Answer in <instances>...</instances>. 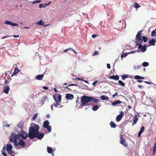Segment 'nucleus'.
I'll use <instances>...</instances> for the list:
<instances>
[{"label": "nucleus", "instance_id": "obj_34", "mask_svg": "<svg viewBox=\"0 0 156 156\" xmlns=\"http://www.w3.org/2000/svg\"><path fill=\"white\" fill-rule=\"evenodd\" d=\"M119 83L120 85L122 86L123 87H124L125 86V84L121 80H119Z\"/></svg>", "mask_w": 156, "mask_h": 156}, {"label": "nucleus", "instance_id": "obj_41", "mask_svg": "<svg viewBox=\"0 0 156 156\" xmlns=\"http://www.w3.org/2000/svg\"><path fill=\"white\" fill-rule=\"evenodd\" d=\"M37 114H34L33 116L32 119H33L34 120H35L37 118Z\"/></svg>", "mask_w": 156, "mask_h": 156}, {"label": "nucleus", "instance_id": "obj_10", "mask_svg": "<svg viewBox=\"0 0 156 156\" xmlns=\"http://www.w3.org/2000/svg\"><path fill=\"white\" fill-rule=\"evenodd\" d=\"M22 138L24 140L26 139L27 136H28L27 135V133L25 132H23L21 133L20 134L19 136Z\"/></svg>", "mask_w": 156, "mask_h": 156}, {"label": "nucleus", "instance_id": "obj_8", "mask_svg": "<svg viewBox=\"0 0 156 156\" xmlns=\"http://www.w3.org/2000/svg\"><path fill=\"white\" fill-rule=\"evenodd\" d=\"M6 148L8 153L9 154L11 155L13 152L12 151V145L10 144H8L6 145Z\"/></svg>", "mask_w": 156, "mask_h": 156}, {"label": "nucleus", "instance_id": "obj_17", "mask_svg": "<svg viewBox=\"0 0 156 156\" xmlns=\"http://www.w3.org/2000/svg\"><path fill=\"white\" fill-rule=\"evenodd\" d=\"M44 74L38 75L36 76V78L37 80H41L43 79L44 77Z\"/></svg>", "mask_w": 156, "mask_h": 156}, {"label": "nucleus", "instance_id": "obj_53", "mask_svg": "<svg viewBox=\"0 0 156 156\" xmlns=\"http://www.w3.org/2000/svg\"><path fill=\"white\" fill-rule=\"evenodd\" d=\"M133 6L135 8H136V2H135V3L133 4Z\"/></svg>", "mask_w": 156, "mask_h": 156}, {"label": "nucleus", "instance_id": "obj_35", "mask_svg": "<svg viewBox=\"0 0 156 156\" xmlns=\"http://www.w3.org/2000/svg\"><path fill=\"white\" fill-rule=\"evenodd\" d=\"M122 80H124L126 79L128 77V76L126 75H124L122 76Z\"/></svg>", "mask_w": 156, "mask_h": 156}, {"label": "nucleus", "instance_id": "obj_38", "mask_svg": "<svg viewBox=\"0 0 156 156\" xmlns=\"http://www.w3.org/2000/svg\"><path fill=\"white\" fill-rule=\"evenodd\" d=\"M41 2V0H38L34 1L32 2V4H34L35 3H40Z\"/></svg>", "mask_w": 156, "mask_h": 156}, {"label": "nucleus", "instance_id": "obj_22", "mask_svg": "<svg viewBox=\"0 0 156 156\" xmlns=\"http://www.w3.org/2000/svg\"><path fill=\"white\" fill-rule=\"evenodd\" d=\"M100 98L103 100H108L109 99L108 97L107 96L104 95H102L100 97Z\"/></svg>", "mask_w": 156, "mask_h": 156}, {"label": "nucleus", "instance_id": "obj_16", "mask_svg": "<svg viewBox=\"0 0 156 156\" xmlns=\"http://www.w3.org/2000/svg\"><path fill=\"white\" fill-rule=\"evenodd\" d=\"M143 40L141 38V35H138L137 34V43H138L139 44L142 43Z\"/></svg>", "mask_w": 156, "mask_h": 156}, {"label": "nucleus", "instance_id": "obj_30", "mask_svg": "<svg viewBox=\"0 0 156 156\" xmlns=\"http://www.w3.org/2000/svg\"><path fill=\"white\" fill-rule=\"evenodd\" d=\"M52 148L50 147H48L47 151L49 153H51L53 151Z\"/></svg>", "mask_w": 156, "mask_h": 156}, {"label": "nucleus", "instance_id": "obj_44", "mask_svg": "<svg viewBox=\"0 0 156 156\" xmlns=\"http://www.w3.org/2000/svg\"><path fill=\"white\" fill-rule=\"evenodd\" d=\"M98 83V80H96L93 83L92 85L93 86H94L96 83Z\"/></svg>", "mask_w": 156, "mask_h": 156}, {"label": "nucleus", "instance_id": "obj_4", "mask_svg": "<svg viewBox=\"0 0 156 156\" xmlns=\"http://www.w3.org/2000/svg\"><path fill=\"white\" fill-rule=\"evenodd\" d=\"M14 145L19 147H21L23 148L25 147L26 144L22 139H19L18 142L17 141L15 144Z\"/></svg>", "mask_w": 156, "mask_h": 156}, {"label": "nucleus", "instance_id": "obj_11", "mask_svg": "<svg viewBox=\"0 0 156 156\" xmlns=\"http://www.w3.org/2000/svg\"><path fill=\"white\" fill-rule=\"evenodd\" d=\"M124 115V113L122 112H121L120 114L118 115L116 117V119L117 121H119L122 119Z\"/></svg>", "mask_w": 156, "mask_h": 156}, {"label": "nucleus", "instance_id": "obj_56", "mask_svg": "<svg viewBox=\"0 0 156 156\" xmlns=\"http://www.w3.org/2000/svg\"><path fill=\"white\" fill-rule=\"evenodd\" d=\"M2 154H3V156H6L7 154L5 153L2 152Z\"/></svg>", "mask_w": 156, "mask_h": 156}, {"label": "nucleus", "instance_id": "obj_42", "mask_svg": "<svg viewBox=\"0 0 156 156\" xmlns=\"http://www.w3.org/2000/svg\"><path fill=\"white\" fill-rule=\"evenodd\" d=\"M144 78L143 77L140 76H139L137 75V80L144 79Z\"/></svg>", "mask_w": 156, "mask_h": 156}, {"label": "nucleus", "instance_id": "obj_18", "mask_svg": "<svg viewBox=\"0 0 156 156\" xmlns=\"http://www.w3.org/2000/svg\"><path fill=\"white\" fill-rule=\"evenodd\" d=\"M20 71V70L18 69V68H16L15 69L14 72L11 75V76H12L13 75H14L17 74Z\"/></svg>", "mask_w": 156, "mask_h": 156}, {"label": "nucleus", "instance_id": "obj_37", "mask_svg": "<svg viewBox=\"0 0 156 156\" xmlns=\"http://www.w3.org/2000/svg\"><path fill=\"white\" fill-rule=\"evenodd\" d=\"M128 55V54L127 53H123L121 54V57L122 58H124V57H126Z\"/></svg>", "mask_w": 156, "mask_h": 156}, {"label": "nucleus", "instance_id": "obj_43", "mask_svg": "<svg viewBox=\"0 0 156 156\" xmlns=\"http://www.w3.org/2000/svg\"><path fill=\"white\" fill-rule=\"evenodd\" d=\"M99 54V52L98 51H95L94 53L92 55H98Z\"/></svg>", "mask_w": 156, "mask_h": 156}, {"label": "nucleus", "instance_id": "obj_6", "mask_svg": "<svg viewBox=\"0 0 156 156\" xmlns=\"http://www.w3.org/2000/svg\"><path fill=\"white\" fill-rule=\"evenodd\" d=\"M49 122L48 120H45L43 122V127L44 128L47 129L48 131L50 133L51 131V127L49 125Z\"/></svg>", "mask_w": 156, "mask_h": 156}, {"label": "nucleus", "instance_id": "obj_20", "mask_svg": "<svg viewBox=\"0 0 156 156\" xmlns=\"http://www.w3.org/2000/svg\"><path fill=\"white\" fill-rule=\"evenodd\" d=\"M156 41L154 39H152L151 40L149 41V43L150 45L152 46H154L155 45V43Z\"/></svg>", "mask_w": 156, "mask_h": 156}, {"label": "nucleus", "instance_id": "obj_49", "mask_svg": "<svg viewBox=\"0 0 156 156\" xmlns=\"http://www.w3.org/2000/svg\"><path fill=\"white\" fill-rule=\"evenodd\" d=\"M107 66L108 69H110L111 68L110 65L109 64H107Z\"/></svg>", "mask_w": 156, "mask_h": 156}, {"label": "nucleus", "instance_id": "obj_9", "mask_svg": "<svg viewBox=\"0 0 156 156\" xmlns=\"http://www.w3.org/2000/svg\"><path fill=\"white\" fill-rule=\"evenodd\" d=\"M120 143L124 145L125 147L127 146V144L126 143V141L123 137L122 135L121 134L120 136Z\"/></svg>", "mask_w": 156, "mask_h": 156}, {"label": "nucleus", "instance_id": "obj_26", "mask_svg": "<svg viewBox=\"0 0 156 156\" xmlns=\"http://www.w3.org/2000/svg\"><path fill=\"white\" fill-rule=\"evenodd\" d=\"M18 127L22 129L23 126V123L22 121L20 122L17 125Z\"/></svg>", "mask_w": 156, "mask_h": 156}, {"label": "nucleus", "instance_id": "obj_15", "mask_svg": "<svg viewBox=\"0 0 156 156\" xmlns=\"http://www.w3.org/2000/svg\"><path fill=\"white\" fill-rule=\"evenodd\" d=\"M51 3V2H49L48 3H44L43 4H41L39 6L40 8H44L48 5H50Z\"/></svg>", "mask_w": 156, "mask_h": 156}, {"label": "nucleus", "instance_id": "obj_33", "mask_svg": "<svg viewBox=\"0 0 156 156\" xmlns=\"http://www.w3.org/2000/svg\"><path fill=\"white\" fill-rule=\"evenodd\" d=\"M142 40H143V41L145 43L147 41V38L145 36H143L142 37Z\"/></svg>", "mask_w": 156, "mask_h": 156}, {"label": "nucleus", "instance_id": "obj_21", "mask_svg": "<svg viewBox=\"0 0 156 156\" xmlns=\"http://www.w3.org/2000/svg\"><path fill=\"white\" fill-rule=\"evenodd\" d=\"M122 102L120 100L116 101L112 103V104L113 105H115L117 104H119L122 103Z\"/></svg>", "mask_w": 156, "mask_h": 156}, {"label": "nucleus", "instance_id": "obj_28", "mask_svg": "<svg viewBox=\"0 0 156 156\" xmlns=\"http://www.w3.org/2000/svg\"><path fill=\"white\" fill-rule=\"evenodd\" d=\"M99 108L98 106L97 105H96L93 106L92 108V109L94 111H96Z\"/></svg>", "mask_w": 156, "mask_h": 156}, {"label": "nucleus", "instance_id": "obj_55", "mask_svg": "<svg viewBox=\"0 0 156 156\" xmlns=\"http://www.w3.org/2000/svg\"><path fill=\"white\" fill-rule=\"evenodd\" d=\"M76 86V84H69V85H68V86Z\"/></svg>", "mask_w": 156, "mask_h": 156}, {"label": "nucleus", "instance_id": "obj_19", "mask_svg": "<svg viewBox=\"0 0 156 156\" xmlns=\"http://www.w3.org/2000/svg\"><path fill=\"white\" fill-rule=\"evenodd\" d=\"M144 126H142L138 134V136L140 137L141 135V134L144 132Z\"/></svg>", "mask_w": 156, "mask_h": 156}, {"label": "nucleus", "instance_id": "obj_24", "mask_svg": "<svg viewBox=\"0 0 156 156\" xmlns=\"http://www.w3.org/2000/svg\"><path fill=\"white\" fill-rule=\"evenodd\" d=\"M48 99V97L46 96H44L41 99V103L44 104V102Z\"/></svg>", "mask_w": 156, "mask_h": 156}, {"label": "nucleus", "instance_id": "obj_1", "mask_svg": "<svg viewBox=\"0 0 156 156\" xmlns=\"http://www.w3.org/2000/svg\"><path fill=\"white\" fill-rule=\"evenodd\" d=\"M33 126H30L29 129L28 136L30 139L37 138L41 140L44 137V134L43 133H39V127L38 125L33 123Z\"/></svg>", "mask_w": 156, "mask_h": 156}, {"label": "nucleus", "instance_id": "obj_31", "mask_svg": "<svg viewBox=\"0 0 156 156\" xmlns=\"http://www.w3.org/2000/svg\"><path fill=\"white\" fill-rule=\"evenodd\" d=\"M156 30H153L151 33V36H156Z\"/></svg>", "mask_w": 156, "mask_h": 156}, {"label": "nucleus", "instance_id": "obj_46", "mask_svg": "<svg viewBox=\"0 0 156 156\" xmlns=\"http://www.w3.org/2000/svg\"><path fill=\"white\" fill-rule=\"evenodd\" d=\"M9 83V81L8 80H5V81L4 82L5 84H7Z\"/></svg>", "mask_w": 156, "mask_h": 156}, {"label": "nucleus", "instance_id": "obj_29", "mask_svg": "<svg viewBox=\"0 0 156 156\" xmlns=\"http://www.w3.org/2000/svg\"><path fill=\"white\" fill-rule=\"evenodd\" d=\"M156 152V141L154 144L153 149V155H154Z\"/></svg>", "mask_w": 156, "mask_h": 156}, {"label": "nucleus", "instance_id": "obj_64", "mask_svg": "<svg viewBox=\"0 0 156 156\" xmlns=\"http://www.w3.org/2000/svg\"><path fill=\"white\" fill-rule=\"evenodd\" d=\"M6 150V147H5V146H4L3 148V150L4 151V150Z\"/></svg>", "mask_w": 156, "mask_h": 156}, {"label": "nucleus", "instance_id": "obj_62", "mask_svg": "<svg viewBox=\"0 0 156 156\" xmlns=\"http://www.w3.org/2000/svg\"><path fill=\"white\" fill-rule=\"evenodd\" d=\"M46 116L48 118H49L50 117V116L48 114L46 115Z\"/></svg>", "mask_w": 156, "mask_h": 156}, {"label": "nucleus", "instance_id": "obj_57", "mask_svg": "<svg viewBox=\"0 0 156 156\" xmlns=\"http://www.w3.org/2000/svg\"><path fill=\"white\" fill-rule=\"evenodd\" d=\"M13 36V37H14L15 38H16V37H19V35H14Z\"/></svg>", "mask_w": 156, "mask_h": 156}, {"label": "nucleus", "instance_id": "obj_52", "mask_svg": "<svg viewBox=\"0 0 156 156\" xmlns=\"http://www.w3.org/2000/svg\"><path fill=\"white\" fill-rule=\"evenodd\" d=\"M97 36V35H95V34H93L92 35V37L93 38H95Z\"/></svg>", "mask_w": 156, "mask_h": 156}, {"label": "nucleus", "instance_id": "obj_47", "mask_svg": "<svg viewBox=\"0 0 156 156\" xmlns=\"http://www.w3.org/2000/svg\"><path fill=\"white\" fill-rule=\"evenodd\" d=\"M142 32V31L140 30L139 31L138 33H137V34H138V35H141V34Z\"/></svg>", "mask_w": 156, "mask_h": 156}, {"label": "nucleus", "instance_id": "obj_48", "mask_svg": "<svg viewBox=\"0 0 156 156\" xmlns=\"http://www.w3.org/2000/svg\"><path fill=\"white\" fill-rule=\"evenodd\" d=\"M42 88L43 89L46 90H47L48 89V87L46 86H43L42 87Z\"/></svg>", "mask_w": 156, "mask_h": 156}, {"label": "nucleus", "instance_id": "obj_61", "mask_svg": "<svg viewBox=\"0 0 156 156\" xmlns=\"http://www.w3.org/2000/svg\"><path fill=\"white\" fill-rule=\"evenodd\" d=\"M63 87L64 88H67V89H70L69 88V87H66V86L64 87V86H63Z\"/></svg>", "mask_w": 156, "mask_h": 156}, {"label": "nucleus", "instance_id": "obj_39", "mask_svg": "<svg viewBox=\"0 0 156 156\" xmlns=\"http://www.w3.org/2000/svg\"><path fill=\"white\" fill-rule=\"evenodd\" d=\"M11 22L10 21H9V20H7L6 21H5L4 22V23L6 24L7 25H11Z\"/></svg>", "mask_w": 156, "mask_h": 156}, {"label": "nucleus", "instance_id": "obj_45", "mask_svg": "<svg viewBox=\"0 0 156 156\" xmlns=\"http://www.w3.org/2000/svg\"><path fill=\"white\" fill-rule=\"evenodd\" d=\"M118 94V93L117 92H116L115 94L112 95V97L113 98H115L116 95H117Z\"/></svg>", "mask_w": 156, "mask_h": 156}, {"label": "nucleus", "instance_id": "obj_12", "mask_svg": "<svg viewBox=\"0 0 156 156\" xmlns=\"http://www.w3.org/2000/svg\"><path fill=\"white\" fill-rule=\"evenodd\" d=\"M74 98L73 95L72 94H66V98L68 100H72Z\"/></svg>", "mask_w": 156, "mask_h": 156}, {"label": "nucleus", "instance_id": "obj_23", "mask_svg": "<svg viewBox=\"0 0 156 156\" xmlns=\"http://www.w3.org/2000/svg\"><path fill=\"white\" fill-rule=\"evenodd\" d=\"M90 101H92L95 103H97L100 101L99 100L97 99L94 98L93 97H90Z\"/></svg>", "mask_w": 156, "mask_h": 156}, {"label": "nucleus", "instance_id": "obj_3", "mask_svg": "<svg viewBox=\"0 0 156 156\" xmlns=\"http://www.w3.org/2000/svg\"><path fill=\"white\" fill-rule=\"evenodd\" d=\"M53 98L56 102L55 104H53L54 107L55 108H57L60 106V107H61V105H60V104L58 103L60 102L61 101V95L60 94H55L53 96Z\"/></svg>", "mask_w": 156, "mask_h": 156}, {"label": "nucleus", "instance_id": "obj_5", "mask_svg": "<svg viewBox=\"0 0 156 156\" xmlns=\"http://www.w3.org/2000/svg\"><path fill=\"white\" fill-rule=\"evenodd\" d=\"M19 138V136L14 133H12L9 137L10 141L13 142L14 144L17 141Z\"/></svg>", "mask_w": 156, "mask_h": 156}, {"label": "nucleus", "instance_id": "obj_14", "mask_svg": "<svg viewBox=\"0 0 156 156\" xmlns=\"http://www.w3.org/2000/svg\"><path fill=\"white\" fill-rule=\"evenodd\" d=\"M108 78L111 79L118 80L119 79V76L118 75H113L108 77Z\"/></svg>", "mask_w": 156, "mask_h": 156}, {"label": "nucleus", "instance_id": "obj_51", "mask_svg": "<svg viewBox=\"0 0 156 156\" xmlns=\"http://www.w3.org/2000/svg\"><path fill=\"white\" fill-rule=\"evenodd\" d=\"M145 82L147 83V84H153V83H152V82H148V81H145Z\"/></svg>", "mask_w": 156, "mask_h": 156}, {"label": "nucleus", "instance_id": "obj_25", "mask_svg": "<svg viewBox=\"0 0 156 156\" xmlns=\"http://www.w3.org/2000/svg\"><path fill=\"white\" fill-rule=\"evenodd\" d=\"M37 25H44V23L42 20H40L36 23Z\"/></svg>", "mask_w": 156, "mask_h": 156}, {"label": "nucleus", "instance_id": "obj_63", "mask_svg": "<svg viewBox=\"0 0 156 156\" xmlns=\"http://www.w3.org/2000/svg\"><path fill=\"white\" fill-rule=\"evenodd\" d=\"M8 37V36H4V37H3L2 38V39H4V38H6V37Z\"/></svg>", "mask_w": 156, "mask_h": 156}, {"label": "nucleus", "instance_id": "obj_60", "mask_svg": "<svg viewBox=\"0 0 156 156\" xmlns=\"http://www.w3.org/2000/svg\"><path fill=\"white\" fill-rule=\"evenodd\" d=\"M142 81H142V80H137V82H138V83H141V82H142Z\"/></svg>", "mask_w": 156, "mask_h": 156}, {"label": "nucleus", "instance_id": "obj_36", "mask_svg": "<svg viewBox=\"0 0 156 156\" xmlns=\"http://www.w3.org/2000/svg\"><path fill=\"white\" fill-rule=\"evenodd\" d=\"M136 123V115H135L134 116V119L133 120V125L135 124Z\"/></svg>", "mask_w": 156, "mask_h": 156}, {"label": "nucleus", "instance_id": "obj_7", "mask_svg": "<svg viewBox=\"0 0 156 156\" xmlns=\"http://www.w3.org/2000/svg\"><path fill=\"white\" fill-rule=\"evenodd\" d=\"M139 45L138 49L139 51H140L141 52H145L147 50V46L145 45H144L143 46L142 44H137V46Z\"/></svg>", "mask_w": 156, "mask_h": 156}, {"label": "nucleus", "instance_id": "obj_32", "mask_svg": "<svg viewBox=\"0 0 156 156\" xmlns=\"http://www.w3.org/2000/svg\"><path fill=\"white\" fill-rule=\"evenodd\" d=\"M149 63L148 62H144L142 64V65L144 67L147 66L149 65Z\"/></svg>", "mask_w": 156, "mask_h": 156}, {"label": "nucleus", "instance_id": "obj_13", "mask_svg": "<svg viewBox=\"0 0 156 156\" xmlns=\"http://www.w3.org/2000/svg\"><path fill=\"white\" fill-rule=\"evenodd\" d=\"M10 87L8 86H6L4 87L3 92L6 94L9 93V91L10 90Z\"/></svg>", "mask_w": 156, "mask_h": 156}, {"label": "nucleus", "instance_id": "obj_40", "mask_svg": "<svg viewBox=\"0 0 156 156\" xmlns=\"http://www.w3.org/2000/svg\"><path fill=\"white\" fill-rule=\"evenodd\" d=\"M18 24L16 23H12L11 22V25L12 26H18Z\"/></svg>", "mask_w": 156, "mask_h": 156}, {"label": "nucleus", "instance_id": "obj_2", "mask_svg": "<svg viewBox=\"0 0 156 156\" xmlns=\"http://www.w3.org/2000/svg\"><path fill=\"white\" fill-rule=\"evenodd\" d=\"M90 102V97L86 95H83L81 98L80 105L79 108H81L83 107L90 105L88 103Z\"/></svg>", "mask_w": 156, "mask_h": 156}, {"label": "nucleus", "instance_id": "obj_27", "mask_svg": "<svg viewBox=\"0 0 156 156\" xmlns=\"http://www.w3.org/2000/svg\"><path fill=\"white\" fill-rule=\"evenodd\" d=\"M110 124L111 127L112 128H115L116 126V125L112 121L110 122Z\"/></svg>", "mask_w": 156, "mask_h": 156}, {"label": "nucleus", "instance_id": "obj_58", "mask_svg": "<svg viewBox=\"0 0 156 156\" xmlns=\"http://www.w3.org/2000/svg\"><path fill=\"white\" fill-rule=\"evenodd\" d=\"M71 50L72 51L76 54H77V52H76V51L75 50H74L72 48H71Z\"/></svg>", "mask_w": 156, "mask_h": 156}, {"label": "nucleus", "instance_id": "obj_54", "mask_svg": "<svg viewBox=\"0 0 156 156\" xmlns=\"http://www.w3.org/2000/svg\"><path fill=\"white\" fill-rule=\"evenodd\" d=\"M136 51H133L130 52L129 53L133 54V53H136Z\"/></svg>", "mask_w": 156, "mask_h": 156}, {"label": "nucleus", "instance_id": "obj_59", "mask_svg": "<svg viewBox=\"0 0 156 156\" xmlns=\"http://www.w3.org/2000/svg\"><path fill=\"white\" fill-rule=\"evenodd\" d=\"M54 89L55 92H57L58 91L57 90V89L55 88H54Z\"/></svg>", "mask_w": 156, "mask_h": 156}, {"label": "nucleus", "instance_id": "obj_50", "mask_svg": "<svg viewBox=\"0 0 156 156\" xmlns=\"http://www.w3.org/2000/svg\"><path fill=\"white\" fill-rule=\"evenodd\" d=\"M71 48H68V49H65L64 50V51L65 52H67V51L70 50H71Z\"/></svg>", "mask_w": 156, "mask_h": 156}]
</instances>
